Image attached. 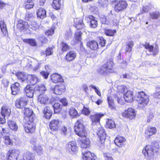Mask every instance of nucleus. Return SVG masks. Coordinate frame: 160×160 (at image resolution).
<instances>
[{
    "mask_svg": "<svg viewBox=\"0 0 160 160\" xmlns=\"http://www.w3.org/2000/svg\"><path fill=\"white\" fill-rule=\"evenodd\" d=\"M23 114V127L25 132L31 134L35 133L36 128V118L33 111L28 108H25Z\"/></svg>",
    "mask_w": 160,
    "mask_h": 160,
    "instance_id": "obj_1",
    "label": "nucleus"
},
{
    "mask_svg": "<svg viewBox=\"0 0 160 160\" xmlns=\"http://www.w3.org/2000/svg\"><path fill=\"white\" fill-rule=\"evenodd\" d=\"M74 129L75 134L80 137L79 141L81 142V148L85 149L89 148L90 142L89 139L87 138V132L83 125L82 117L77 120L75 123Z\"/></svg>",
    "mask_w": 160,
    "mask_h": 160,
    "instance_id": "obj_2",
    "label": "nucleus"
},
{
    "mask_svg": "<svg viewBox=\"0 0 160 160\" xmlns=\"http://www.w3.org/2000/svg\"><path fill=\"white\" fill-rule=\"evenodd\" d=\"M159 145L158 142L154 141L150 144L146 145L143 148L142 152L148 159L153 158L155 154L159 151Z\"/></svg>",
    "mask_w": 160,
    "mask_h": 160,
    "instance_id": "obj_3",
    "label": "nucleus"
},
{
    "mask_svg": "<svg viewBox=\"0 0 160 160\" xmlns=\"http://www.w3.org/2000/svg\"><path fill=\"white\" fill-rule=\"evenodd\" d=\"M136 100L138 102V108L142 109L148 104L149 99L148 95L144 92L141 91L138 92Z\"/></svg>",
    "mask_w": 160,
    "mask_h": 160,
    "instance_id": "obj_4",
    "label": "nucleus"
},
{
    "mask_svg": "<svg viewBox=\"0 0 160 160\" xmlns=\"http://www.w3.org/2000/svg\"><path fill=\"white\" fill-rule=\"evenodd\" d=\"M113 63L111 60L107 61L102 67L98 69V71L101 75H105L114 72L113 69Z\"/></svg>",
    "mask_w": 160,
    "mask_h": 160,
    "instance_id": "obj_5",
    "label": "nucleus"
},
{
    "mask_svg": "<svg viewBox=\"0 0 160 160\" xmlns=\"http://www.w3.org/2000/svg\"><path fill=\"white\" fill-rule=\"evenodd\" d=\"M19 155V152L13 148H10L6 154V160H17Z\"/></svg>",
    "mask_w": 160,
    "mask_h": 160,
    "instance_id": "obj_6",
    "label": "nucleus"
},
{
    "mask_svg": "<svg viewBox=\"0 0 160 160\" xmlns=\"http://www.w3.org/2000/svg\"><path fill=\"white\" fill-rule=\"evenodd\" d=\"M99 139L98 141V144L100 147L104 146V143L106 138V134L103 128L100 127L98 128L97 132Z\"/></svg>",
    "mask_w": 160,
    "mask_h": 160,
    "instance_id": "obj_7",
    "label": "nucleus"
},
{
    "mask_svg": "<svg viewBox=\"0 0 160 160\" xmlns=\"http://www.w3.org/2000/svg\"><path fill=\"white\" fill-rule=\"evenodd\" d=\"M128 6V3L123 0H120L115 4L114 10L115 12L118 13L125 10Z\"/></svg>",
    "mask_w": 160,
    "mask_h": 160,
    "instance_id": "obj_8",
    "label": "nucleus"
},
{
    "mask_svg": "<svg viewBox=\"0 0 160 160\" xmlns=\"http://www.w3.org/2000/svg\"><path fill=\"white\" fill-rule=\"evenodd\" d=\"M28 100L25 97H21L17 98L15 101V105L18 108L22 109L28 104Z\"/></svg>",
    "mask_w": 160,
    "mask_h": 160,
    "instance_id": "obj_9",
    "label": "nucleus"
},
{
    "mask_svg": "<svg viewBox=\"0 0 160 160\" xmlns=\"http://www.w3.org/2000/svg\"><path fill=\"white\" fill-rule=\"evenodd\" d=\"M104 114L101 112H96L94 114L90 115L89 118L92 124L96 125L100 123L101 118L104 116Z\"/></svg>",
    "mask_w": 160,
    "mask_h": 160,
    "instance_id": "obj_10",
    "label": "nucleus"
},
{
    "mask_svg": "<svg viewBox=\"0 0 160 160\" xmlns=\"http://www.w3.org/2000/svg\"><path fill=\"white\" fill-rule=\"evenodd\" d=\"M65 149L69 152H72L74 153H76L78 152V147L76 142L72 141L68 142L66 144Z\"/></svg>",
    "mask_w": 160,
    "mask_h": 160,
    "instance_id": "obj_11",
    "label": "nucleus"
},
{
    "mask_svg": "<svg viewBox=\"0 0 160 160\" xmlns=\"http://www.w3.org/2000/svg\"><path fill=\"white\" fill-rule=\"evenodd\" d=\"M17 29L20 32H25L29 29V26L27 22L21 19L19 20L17 24Z\"/></svg>",
    "mask_w": 160,
    "mask_h": 160,
    "instance_id": "obj_12",
    "label": "nucleus"
},
{
    "mask_svg": "<svg viewBox=\"0 0 160 160\" xmlns=\"http://www.w3.org/2000/svg\"><path fill=\"white\" fill-rule=\"evenodd\" d=\"M142 46L145 49L148 50L149 52H152L153 56H155L158 54L159 51L158 48H154L153 45H150L149 42H145L144 44H142Z\"/></svg>",
    "mask_w": 160,
    "mask_h": 160,
    "instance_id": "obj_13",
    "label": "nucleus"
},
{
    "mask_svg": "<svg viewBox=\"0 0 160 160\" xmlns=\"http://www.w3.org/2000/svg\"><path fill=\"white\" fill-rule=\"evenodd\" d=\"M53 93L56 95H61L66 91V86L64 84L61 83L56 85L54 88H52Z\"/></svg>",
    "mask_w": 160,
    "mask_h": 160,
    "instance_id": "obj_14",
    "label": "nucleus"
},
{
    "mask_svg": "<svg viewBox=\"0 0 160 160\" xmlns=\"http://www.w3.org/2000/svg\"><path fill=\"white\" fill-rule=\"evenodd\" d=\"M122 115L125 118L131 120L135 118L136 113L134 109L132 108H128L122 113Z\"/></svg>",
    "mask_w": 160,
    "mask_h": 160,
    "instance_id": "obj_15",
    "label": "nucleus"
},
{
    "mask_svg": "<svg viewBox=\"0 0 160 160\" xmlns=\"http://www.w3.org/2000/svg\"><path fill=\"white\" fill-rule=\"evenodd\" d=\"M40 81V79L35 74H28L27 83L31 86H34L37 83Z\"/></svg>",
    "mask_w": 160,
    "mask_h": 160,
    "instance_id": "obj_16",
    "label": "nucleus"
},
{
    "mask_svg": "<svg viewBox=\"0 0 160 160\" xmlns=\"http://www.w3.org/2000/svg\"><path fill=\"white\" fill-rule=\"evenodd\" d=\"M61 124L58 119H52L50 122L49 126L52 131H57L59 129Z\"/></svg>",
    "mask_w": 160,
    "mask_h": 160,
    "instance_id": "obj_17",
    "label": "nucleus"
},
{
    "mask_svg": "<svg viewBox=\"0 0 160 160\" xmlns=\"http://www.w3.org/2000/svg\"><path fill=\"white\" fill-rule=\"evenodd\" d=\"M77 56V53L74 51L71 50L67 53L64 57V59L66 61L70 62L74 60Z\"/></svg>",
    "mask_w": 160,
    "mask_h": 160,
    "instance_id": "obj_18",
    "label": "nucleus"
},
{
    "mask_svg": "<svg viewBox=\"0 0 160 160\" xmlns=\"http://www.w3.org/2000/svg\"><path fill=\"white\" fill-rule=\"evenodd\" d=\"M157 130L156 127L148 126L145 130L144 135L145 137L149 138L151 136L157 133Z\"/></svg>",
    "mask_w": 160,
    "mask_h": 160,
    "instance_id": "obj_19",
    "label": "nucleus"
},
{
    "mask_svg": "<svg viewBox=\"0 0 160 160\" xmlns=\"http://www.w3.org/2000/svg\"><path fill=\"white\" fill-rule=\"evenodd\" d=\"M21 88L20 84L18 82H16L12 84L10 86L12 94L14 95L18 94L20 91Z\"/></svg>",
    "mask_w": 160,
    "mask_h": 160,
    "instance_id": "obj_20",
    "label": "nucleus"
},
{
    "mask_svg": "<svg viewBox=\"0 0 160 160\" xmlns=\"http://www.w3.org/2000/svg\"><path fill=\"white\" fill-rule=\"evenodd\" d=\"M87 46L92 51H97L99 49L98 43L95 40H91L88 41Z\"/></svg>",
    "mask_w": 160,
    "mask_h": 160,
    "instance_id": "obj_21",
    "label": "nucleus"
},
{
    "mask_svg": "<svg viewBox=\"0 0 160 160\" xmlns=\"http://www.w3.org/2000/svg\"><path fill=\"white\" fill-rule=\"evenodd\" d=\"M126 141L125 138L123 137L118 135L116 137L114 142L115 144L118 147L122 148L124 146L125 142Z\"/></svg>",
    "mask_w": 160,
    "mask_h": 160,
    "instance_id": "obj_22",
    "label": "nucleus"
},
{
    "mask_svg": "<svg viewBox=\"0 0 160 160\" xmlns=\"http://www.w3.org/2000/svg\"><path fill=\"white\" fill-rule=\"evenodd\" d=\"M85 19L90 22V27L92 28H96L98 25V22L95 18L92 15H89L86 17Z\"/></svg>",
    "mask_w": 160,
    "mask_h": 160,
    "instance_id": "obj_23",
    "label": "nucleus"
},
{
    "mask_svg": "<svg viewBox=\"0 0 160 160\" xmlns=\"http://www.w3.org/2000/svg\"><path fill=\"white\" fill-rule=\"evenodd\" d=\"M51 81L54 83H57L63 82L64 80L62 76L56 73H53L50 76Z\"/></svg>",
    "mask_w": 160,
    "mask_h": 160,
    "instance_id": "obj_24",
    "label": "nucleus"
},
{
    "mask_svg": "<svg viewBox=\"0 0 160 160\" xmlns=\"http://www.w3.org/2000/svg\"><path fill=\"white\" fill-rule=\"evenodd\" d=\"M82 32L81 31L77 32L75 33L74 38V44H76L77 43H80L81 47H83L82 42Z\"/></svg>",
    "mask_w": 160,
    "mask_h": 160,
    "instance_id": "obj_25",
    "label": "nucleus"
},
{
    "mask_svg": "<svg viewBox=\"0 0 160 160\" xmlns=\"http://www.w3.org/2000/svg\"><path fill=\"white\" fill-rule=\"evenodd\" d=\"M42 112L43 113V118L48 120L50 119L52 115V110L48 106H46L44 108Z\"/></svg>",
    "mask_w": 160,
    "mask_h": 160,
    "instance_id": "obj_26",
    "label": "nucleus"
},
{
    "mask_svg": "<svg viewBox=\"0 0 160 160\" xmlns=\"http://www.w3.org/2000/svg\"><path fill=\"white\" fill-rule=\"evenodd\" d=\"M15 75L20 81L22 82L26 81L27 82L28 74L23 72H18L15 73Z\"/></svg>",
    "mask_w": 160,
    "mask_h": 160,
    "instance_id": "obj_27",
    "label": "nucleus"
},
{
    "mask_svg": "<svg viewBox=\"0 0 160 160\" xmlns=\"http://www.w3.org/2000/svg\"><path fill=\"white\" fill-rule=\"evenodd\" d=\"M1 113L6 117H9L11 113V110L9 107L4 104L1 107Z\"/></svg>",
    "mask_w": 160,
    "mask_h": 160,
    "instance_id": "obj_28",
    "label": "nucleus"
},
{
    "mask_svg": "<svg viewBox=\"0 0 160 160\" xmlns=\"http://www.w3.org/2000/svg\"><path fill=\"white\" fill-rule=\"evenodd\" d=\"M124 98L125 101L131 102L133 101V92L131 90H128L124 94Z\"/></svg>",
    "mask_w": 160,
    "mask_h": 160,
    "instance_id": "obj_29",
    "label": "nucleus"
},
{
    "mask_svg": "<svg viewBox=\"0 0 160 160\" xmlns=\"http://www.w3.org/2000/svg\"><path fill=\"white\" fill-rule=\"evenodd\" d=\"M38 101L41 104L46 105L49 102V99L47 96L40 94L38 97Z\"/></svg>",
    "mask_w": 160,
    "mask_h": 160,
    "instance_id": "obj_30",
    "label": "nucleus"
},
{
    "mask_svg": "<svg viewBox=\"0 0 160 160\" xmlns=\"http://www.w3.org/2000/svg\"><path fill=\"white\" fill-rule=\"evenodd\" d=\"M26 96L29 98H32L33 96L34 90L30 85H27L24 88Z\"/></svg>",
    "mask_w": 160,
    "mask_h": 160,
    "instance_id": "obj_31",
    "label": "nucleus"
},
{
    "mask_svg": "<svg viewBox=\"0 0 160 160\" xmlns=\"http://www.w3.org/2000/svg\"><path fill=\"white\" fill-rule=\"evenodd\" d=\"M74 26L77 30L82 29L85 28L84 24L81 19L78 18L74 20Z\"/></svg>",
    "mask_w": 160,
    "mask_h": 160,
    "instance_id": "obj_32",
    "label": "nucleus"
},
{
    "mask_svg": "<svg viewBox=\"0 0 160 160\" xmlns=\"http://www.w3.org/2000/svg\"><path fill=\"white\" fill-rule=\"evenodd\" d=\"M3 142L6 146L12 147L13 145V142L8 135H5L3 137Z\"/></svg>",
    "mask_w": 160,
    "mask_h": 160,
    "instance_id": "obj_33",
    "label": "nucleus"
},
{
    "mask_svg": "<svg viewBox=\"0 0 160 160\" xmlns=\"http://www.w3.org/2000/svg\"><path fill=\"white\" fill-rule=\"evenodd\" d=\"M0 28L2 34L4 36L8 35V33L7 26L3 20L0 21Z\"/></svg>",
    "mask_w": 160,
    "mask_h": 160,
    "instance_id": "obj_34",
    "label": "nucleus"
},
{
    "mask_svg": "<svg viewBox=\"0 0 160 160\" xmlns=\"http://www.w3.org/2000/svg\"><path fill=\"white\" fill-rule=\"evenodd\" d=\"M37 14L38 17L42 19L46 17V11L44 8H40L37 10Z\"/></svg>",
    "mask_w": 160,
    "mask_h": 160,
    "instance_id": "obj_35",
    "label": "nucleus"
},
{
    "mask_svg": "<svg viewBox=\"0 0 160 160\" xmlns=\"http://www.w3.org/2000/svg\"><path fill=\"white\" fill-rule=\"evenodd\" d=\"M45 85L43 83L37 84L34 87V90L38 91L40 93H42L46 90Z\"/></svg>",
    "mask_w": 160,
    "mask_h": 160,
    "instance_id": "obj_36",
    "label": "nucleus"
},
{
    "mask_svg": "<svg viewBox=\"0 0 160 160\" xmlns=\"http://www.w3.org/2000/svg\"><path fill=\"white\" fill-rule=\"evenodd\" d=\"M23 160H35V156L32 153L27 152L23 155Z\"/></svg>",
    "mask_w": 160,
    "mask_h": 160,
    "instance_id": "obj_37",
    "label": "nucleus"
},
{
    "mask_svg": "<svg viewBox=\"0 0 160 160\" xmlns=\"http://www.w3.org/2000/svg\"><path fill=\"white\" fill-rule=\"evenodd\" d=\"M54 113H59L62 110V105L59 102H55L53 105Z\"/></svg>",
    "mask_w": 160,
    "mask_h": 160,
    "instance_id": "obj_38",
    "label": "nucleus"
},
{
    "mask_svg": "<svg viewBox=\"0 0 160 160\" xmlns=\"http://www.w3.org/2000/svg\"><path fill=\"white\" fill-rule=\"evenodd\" d=\"M22 40L24 42L29 44L31 46L36 47L37 45V42L35 39L25 38L23 39Z\"/></svg>",
    "mask_w": 160,
    "mask_h": 160,
    "instance_id": "obj_39",
    "label": "nucleus"
},
{
    "mask_svg": "<svg viewBox=\"0 0 160 160\" xmlns=\"http://www.w3.org/2000/svg\"><path fill=\"white\" fill-rule=\"evenodd\" d=\"M82 158L85 160H95L92 153L89 151L83 153Z\"/></svg>",
    "mask_w": 160,
    "mask_h": 160,
    "instance_id": "obj_40",
    "label": "nucleus"
},
{
    "mask_svg": "<svg viewBox=\"0 0 160 160\" xmlns=\"http://www.w3.org/2000/svg\"><path fill=\"white\" fill-rule=\"evenodd\" d=\"M68 112L70 117L72 118H76L80 115L77 111L74 108H70Z\"/></svg>",
    "mask_w": 160,
    "mask_h": 160,
    "instance_id": "obj_41",
    "label": "nucleus"
},
{
    "mask_svg": "<svg viewBox=\"0 0 160 160\" xmlns=\"http://www.w3.org/2000/svg\"><path fill=\"white\" fill-rule=\"evenodd\" d=\"M9 128L14 131H16L18 129V127L16 123L14 121L9 120L7 122Z\"/></svg>",
    "mask_w": 160,
    "mask_h": 160,
    "instance_id": "obj_42",
    "label": "nucleus"
},
{
    "mask_svg": "<svg viewBox=\"0 0 160 160\" xmlns=\"http://www.w3.org/2000/svg\"><path fill=\"white\" fill-rule=\"evenodd\" d=\"M52 5L54 9L57 10H59L61 7V0H53Z\"/></svg>",
    "mask_w": 160,
    "mask_h": 160,
    "instance_id": "obj_43",
    "label": "nucleus"
},
{
    "mask_svg": "<svg viewBox=\"0 0 160 160\" xmlns=\"http://www.w3.org/2000/svg\"><path fill=\"white\" fill-rule=\"evenodd\" d=\"M116 32V29L105 28L104 30V33L107 36H115Z\"/></svg>",
    "mask_w": 160,
    "mask_h": 160,
    "instance_id": "obj_44",
    "label": "nucleus"
},
{
    "mask_svg": "<svg viewBox=\"0 0 160 160\" xmlns=\"http://www.w3.org/2000/svg\"><path fill=\"white\" fill-rule=\"evenodd\" d=\"M34 6V3L33 2L27 0L24 2V8L26 10H29L32 8Z\"/></svg>",
    "mask_w": 160,
    "mask_h": 160,
    "instance_id": "obj_45",
    "label": "nucleus"
},
{
    "mask_svg": "<svg viewBox=\"0 0 160 160\" xmlns=\"http://www.w3.org/2000/svg\"><path fill=\"white\" fill-rule=\"evenodd\" d=\"M61 50L62 52H66L70 49V47L66 42H61L60 43Z\"/></svg>",
    "mask_w": 160,
    "mask_h": 160,
    "instance_id": "obj_46",
    "label": "nucleus"
},
{
    "mask_svg": "<svg viewBox=\"0 0 160 160\" xmlns=\"http://www.w3.org/2000/svg\"><path fill=\"white\" fill-rule=\"evenodd\" d=\"M134 45V43L132 41L128 42L126 43V52H131L132 51V47Z\"/></svg>",
    "mask_w": 160,
    "mask_h": 160,
    "instance_id": "obj_47",
    "label": "nucleus"
},
{
    "mask_svg": "<svg viewBox=\"0 0 160 160\" xmlns=\"http://www.w3.org/2000/svg\"><path fill=\"white\" fill-rule=\"evenodd\" d=\"M149 15L150 18L152 19H157L160 17V13L158 11L150 13Z\"/></svg>",
    "mask_w": 160,
    "mask_h": 160,
    "instance_id": "obj_48",
    "label": "nucleus"
},
{
    "mask_svg": "<svg viewBox=\"0 0 160 160\" xmlns=\"http://www.w3.org/2000/svg\"><path fill=\"white\" fill-rule=\"evenodd\" d=\"M106 126L107 128L112 129L116 127V125L114 121L111 119H108L107 122Z\"/></svg>",
    "mask_w": 160,
    "mask_h": 160,
    "instance_id": "obj_49",
    "label": "nucleus"
},
{
    "mask_svg": "<svg viewBox=\"0 0 160 160\" xmlns=\"http://www.w3.org/2000/svg\"><path fill=\"white\" fill-rule=\"evenodd\" d=\"M34 150L38 154L40 155L43 152L42 148L41 145H35L33 148Z\"/></svg>",
    "mask_w": 160,
    "mask_h": 160,
    "instance_id": "obj_50",
    "label": "nucleus"
},
{
    "mask_svg": "<svg viewBox=\"0 0 160 160\" xmlns=\"http://www.w3.org/2000/svg\"><path fill=\"white\" fill-rule=\"evenodd\" d=\"M109 107L111 109L115 108V107L113 100L111 97L108 96L107 98Z\"/></svg>",
    "mask_w": 160,
    "mask_h": 160,
    "instance_id": "obj_51",
    "label": "nucleus"
},
{
    "mask_svg": "<svg viewBox=\"0 0 160 160\" xmlns=\"http://www.w3.org/2000/svg\"><path fill=\"white\" fill-rule=\"evenodd\" d=\"M99 40L98 44H99L101 47H103L105 46L106 43V41L102 36H99L98 37Z\"/></svg>",
    "mask_w": 160,
    "mask_h": 160,
    "instance_id": "obj_52",
    "label": "nucleus"
},
{
    "mask_svg": "<svg viewBox=\"0 0 160 160\" xmlns=\"http://www.w3.org/2000/svg\"><path fill=\"white\" fill-rule=\"evenodd\" d=\"M81 112L85 116H88L90 114L91 111L88 108L83 106Z\"/></svg>",
    "mask_w": 160,
    "mask_h": 160,
    "instance_id": "obj_53",
    "label": "nucleus"
},
{
    "mask_svg": "<svg viewBox=\"0 0 160 160\" xmlns=\"http://www.w3.org/2000/svg\"><path fill=\"white\" fill-rule=\"evenodd\" d=\"M31 28L34 30H36L38 29L39 27V25L34 21H32L30 25Z\"/></svg>",
    "mask_w": 160,
    "mask_h": 160,
    "instance_id": "obj_54",
    "label": "nucleus"
},
{
    "mask_svg": "<svg viewBox=\"0 0 160 160\" xmlns=\"http://www.w3.org/2000/svg\"><path fill=\"white\" fill-rule=\"evenodd\" d=\"M40 75L44 79H47L49 75V73L48 71H42L40 72Z\"/></svg>",
    "mask_w": 160,
    "mask_h": 160,
    "instance_id": "obj_55",
    "label": "nucleus"
},
{
    "mask_svg": "<svg viewBox=\"0 0 160 160\" xmlns=\"http://www.w3.org/2000/svg\"><path fill=\"white\" fill-rule=\"evenodd\" d=\"M46 56L52 55L53 53L52 48V47L47 48L45 51Z\"/></svg>",
    "mask_w": 160,
    "mask_h": 160,
    "instance_id": "obj_56",
    "label": "nucleus"
},
{
    "mask_svg": "<svg viewBox=\"0 0 160 160\" xmlns=\"http://www.w3.org/2000/svg\"><path fill=\"white\" fill-rule=\"evenodd\" d=\"M54 32V29L52 28H50L45 32V34L46 36H51L53 34Z\"/></svg>",
    "mask_w": 160,
    "mask_h": 160,
    "instance_id": "obj_57",
    "label": "nucleus"
},
{
    "mask_svg": "<svg viewBox=\"0 0 160 160\" xmlns=\"http://www.w3.org/2000/svg\"><path fill=\"white\" fill-rule=\"evenodd\" d=\"M6 117L0 112V124H4L6 122Z\"/></svg>",
    "mask_w": 160,
    "mask_h": 160,
    "instance_id": "obj_58",
    "label": "nucleus"
},
{
    "mask_svg": "<svg viewBox=\"0 0 160 160\" xmlns=\"http://www.w3.org/2000/svg\"><path fill=\"white\" fill-rule=\"evenodd\" d=\"M90 87L95 90V92L97 94V95H98L100 97L101 96V93L100 91L99 90V89L97 88L96 86L92 85H91L90 86Z\"/></svg>",
    "mask_w": 160,
    "mask_h": 160,
    "instance_id": "obj_59",
    "label": "nucleus"
},
{
    "mask_svg": "<svg viewBox=\"0 0 160 160\" xmlns=\"http://www.w3.org/2000/svg\"><path fill=\"white\" fill-rule=\"evenodd\" d=\"M103 156L104 157L105 160H107L112 157V154L108 152L103 153Z\"/></svg>",
    "mask_w": 160,
    "mask_h": 160,
    "instance_id": "obj_60",
    "label": "nucleus"
},
{
    "mask_svg": "<svg viewBox=\"0 0 160 160\" xmlns=\"http://www.w3.org/2000/svg\"><path fill=\"white\" fill-rule=\"evenodd\" d=\"M60 102L62 104V106H66L68 105V102L67 99L65 98L61 99Z\"/></svg>",
    "mask_w": 160,
    "mask_h": 160,
    "instance_id": "obj_61",
    "label": "nucleus"
},
{
    "mask_svg": "<svg viewBox=\"0 0 160 160\" xmlns=\"http://www.w3.org/2000/svg\"><path fill=\"white\" fill-rule=\"evenodd\" d=\"M8 5V4L5 3L1 0H0V10L4 9V8L6 7V5Z\"/></svg>",
    "mask_w": 160,
    "mask_h": 160,
    "instance_id": "obj_62",
    "label": "nucleus"
},
{
    "mask_svg": "<svg viewBox=\"0 0 160 160\" xmlns=\"http://www.w3.org/2000/svg\"><path fill=\"white\" fill-rule=\"evenodd\" d=\"M61 132L62 134L66 135L67 133V128L65 126L62 127L61 130Z\"/></svg>",
    "mask_w": 160,
    "mask_h": 160,
    "instance_id": "obj_63",
    "label": "nucleus"
},
{
    "mask_svg": "<svg viewBox=\"0 0 160 160\" xmlns=\"http://www.w3.org/2000/svg\"><path fill=\"white\" fill-rule=\"evenodd\" d=\"M1 133L2 135L8 133L9 132L8 131V128H2V131L1 132Z\"/></svg>",
    "mask_w": 160,
    "mask_h": 160,
    "instance_id": "obj_64",
    "label": "nucleus"
}]
</instances>
